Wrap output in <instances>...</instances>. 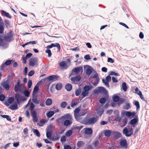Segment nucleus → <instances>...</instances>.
<instances>
[{
  "mask_svg": "<svg viewBox=\"0 0 149 149\" xmlns=\"http://www.w3.org/2000/svg\"><path fill=\"white\" fill-rule=\"evenodd\" d=\"M97 120V118L95 117H91L88 119L86 118L84 119L82 123L85 125H93L94 124Z\"/></svg>",
  "mask_w": 149,
  "mask_h": 149,
  "instance_id": "1",
  "label": "nucleus"
},
{
  "mask_svg": "<svg viewBox=\"0 0 149 149\" xmlns=\"http://www.w3.org/2000/svg\"><path fill=\"white\" fill-rule=\"evenodd\" d=\"M121 114L122 116H125L127 117L132 118L134 117L135 116L136 113L134 111L131 112L125 111H122Z\"/></svg>",
  "mask_w": 149,
  "mask_h": 149,
  "instance_id": "2",
  "label": "nucleus"
},
{
  "mask_svg": "<svg viewBox=\"0 0 149 149\" xmlns=\"http://www.w3.org/2000/svg\"><path fill=\"white\" fill-rule=\"evenodd\" d=\"M123 132L126 136L129 137L133 134L132 128L131 127L128 129L126 127H125L123 130Z\"/></svg>",
  "mask_w": 149,
  "mask_h": 149,
  "instance_id": "3",
  "label": "nucleus"
},
{
  "mask_svg": "<svg viewBox=\"0 0 149 149\" xmlns=\"http://www.w3.org/2000/svg\"><path fill=\"white\" fill-rule=\"evenodd\" d=\"M38 59L37 58L34 57L31 58L29 60V65L30 66H37L38 65Z\"/></svg>",
  "mask_w": 149,
  "mask_h": 149,
  "instance_id": "4",
  "label": "nucleus"
},
{
  "mask_svg": "<svg viewBox=\"0 0 149 149\" xmlns=\"http://www.w3.org/2000/svg\"><path fill=\"white\" fill-rule=\"evenodd\" d=\"M90 90V87L89 85L85 86L83 88V90L81 93V95L83 97H85L88 95L89 91Z\"/></svg>",
  "mask_w": 149,
  "mask_h": 149,
  "instance_id": "5",
  "label": "nucleus"
},
{
  "mask_svg": "<svg viewBox=\"0 0 149 149\" xmlns=\"http://www.w3.org/2000/svg\"><path fill=\"white\" fill-rule=\"evenodd\" d=\"M22 85V84H21L20 80H18L17 84L15 85L14 87L15 91L16 92L20 91H21Z\"/></svg>",
  "mask_w": 149,
  "mask_h": 149,
  "instance_id": "6",
  "label": "nucleus"
},
{
  "mask_svg": "<svg viewBox=\"0 0 149 149\" xmlns=\"http://www.w3.org/2000/svg\"><path fill=\"white\" fill-rule=\"evenodd\" d=\"M105 90V89L104 87H100L95 89L93 91V92L95 93L98 94L101 92H104Z\"/></svg>",
  "mask_w": 149,
  "mask_h": 149,
  "instance_id": "7",
  "label": "nucleus"
},
{
  "mask_svg": "<svg viewBox=\"0 0 149 149\" xmlns=\"http://www.w3.org/2000/svg\"><path fill=\"white\" fill-rule=\"evenodd\" d=\"M12 37V33L10 32L7 33L6 36L4 37V40L6 41L10 42L11 41Z\"/></svg>",
  "mask_w": 149,
  "mask_h": 149,
  "instance_id": "8",
  "label": "nucleus"
},
{
  "mask_svg": "<svg viewBox=\"0 0 149 149\" xmlns=\"http://www.w3.org/2000/svg\"><path fill=\"white\" fill-rule=\"evenodd\" d=\"M83 68L81 67L75 68L72 70V72H74L76 74H79L80 72H83Z\"/></svg>",
  "mask_w": 149,
  "mask_h": 149,
  "instance_id": "9",
  "label": "nucleus"
},
{
  "mask_svg": "<svg viewBox=\"0 0 149 149\" xmlns=\"http://www.w3.org/2000/svg\"><path fill=\"white\" fill-rule=\"evenodd\" d=\"M1 85L3 87L7 90H8L10 88V86L9 85V82L8 80L3 82L1 83Z\"/></svg>",
  "mask_w": 149,
  "mask_h": 149,
  "instance_id": "10",
  "label": "nucleus"
},
{
  "mask_svg": "<svg viewBox=\"0 0 149 149\" xmlns=\"http://www.w3.org/2000/svg\"><path fill=\"white\" fill-rule=\"evenodd\" d=\"M81 79V77L79 75H77L74 77H72L71 80L72 82L74 84H76L77 82L79 81Z\"/></svg>",
  "mask_w": 149,
  "mask_h": 149,
  "instance_id": "11",
  "label": "nucleus"
},
{
  "mask_svg": "<svg viewBox=\"0 0 149 149\" xmlns=\"http://www.w3.org/2000/svg\"><path fill=\"white\" fill-rule=\"evenodd\" d=\"M80 111L79 109L78 108H76L74 111V115L75 118L77 120H79V114Z\"/></svg>",
  "mask_w": 149,
  "mask_h": 149,
  "instance_id": "12",
  "label": "nucleus"
},
{
  "mask_svg": "<svg viewBox=\"0 0 149 149\" xmlns=\"http://www.w3.org/2000/svg\"><path fill=\"white\" fill-rule=\"evenodd\" d=\"M61 118H63L64 120L73 119L72 116L69 113L65 114L62 116L61 117Z\"/></svg>",
  "mask_w": 149,
  "mask_h": 149,
  "instance_id": "13",
  "label": "nucleus"
},
{
  "mask_svg": "<svg viewBox=\"0 0 149 149\" xmlns=\"http://www.w3.org/2000/svg\"><path fill=\"white\" fill-rule=\"evenodd\" d=\"M72 123V119L66 120L63 123V125L64 126H68L70 125Z\"/></svg>",
  "mask_w": 149,
  "mask_h": 149,
  "instance_id": "14",
  "label": "nucleus"
},
{
  "mask_svg": "<svg viewBox=\"0 0 149 149\" xmlns=\"http://www.w3.org/2000/svg\"><path fill=\"white\" fill-rule=\"evenodd\" d=\"M112 134L115 138H119L121 137V134L118 132L113 131Z\"/></svg>",
  "mask_w": 149,
  "mask_h": 149,
  "instance_id": "15",
  "label": "nucleus"
},
{
  "mask_svg": "<svg viewBox=\"0 0 149 149\" xmlns=\"http://www.w3.org/2000/svg\"><path fill=\"white\" fill-rule=\"evenodd\" d=\"M12 62V61L11 60H8L6 61L1 66V69L2 70H3L6 65H10L11 63Z\"/></svg>",
  "mask_w": 149,
  "mask_h": 149,
  "instance_id": "16",
  "label": "nucleus"
},
{
  "mask_svg": "<svg viewBox=\"0 0 149 149\" xmlns=\"http://www.w3.org/2000/svg\"><path fill=\"white\" fill-rule=\"evenodd\" d=\"M112 132L110 130H106L104 131V134L105 136L107 137H109L112 134Z\"/></svg>",
  "mask_w": 149,
  "mask_h": 149,
  "instance_id": "17",
  "label": "nucleus"
},
{
  "mask_svg": "<svg viewBox=\"0 0 149 149\" xmlns=\"http://www.w3.org/2000/svg\"><path fill=\"white\" fill-rule=\"evenodd\" d=\"M58 77L56 75H52L49 76L48 77V79L49 81H55L57 79Z\"/></svg>",
  "mask_w": 149,
  "mask_h": 149,
  "instance_id": "18",
  "label": "nucleus"
},
{
  "mask_svg": "<svg viewBox=\"0 0 149 149\" xmlns=\"http://www.w3.org/2000/svg\"><path fill=\"white\" fill-rule=\"evenodd\" d=\"M93 133V130L91 128H87L85 129V133L87 134H91Z\"/></svg>",
  "mask_w": 149,
  "mask_h": 149,
  "instance_id": "19",
  "label": "nucleus"
},
{
  "mask_svg": "<svg viewBox=\"0 0 149 149\" xmlns=\"http://www.w3.org/2000/svg\"><path fill=\"white\" fill-rule=\"evenodd\" d=\"M51 130L52 129L48 127L47 132L46 133V136L48 138H50L51 136Z\"/></svg>",
  "mask_w": 149,
  "mask_h": 149,
  "instance_id": "20",
  "label": "nucleus"
},
{
  "mask_svg": "<svg viewBox=\"0 0 149 149\" xmlns=\"http://www.w3.org/2000/svg\"><path fill=\"white\" fill-rule=\"evenodd\" d=\"M92 68L91 67L88 66L86 70V74H87L90 75L92 72Z\"/></svg>",
  "mask_w": 149,
  "mask_h": 149,
  "instance_id": "21",
  "label": "nucleus"
},
{
  "mask_svg": "<svg viewBox=\"0 0 149 149\" xmlns=\"http://www.w3.org/2000/svg\"><path fill=\"white\" fill-rule=\"evenodd\" d=\"M86 113L87 111L86 110L84 109L83 110H81L79 113V119L80 116H84Z\"/></svg>",
  "mask_w": 149,
  "mask_h": 149,
  "instance_id": "22",
  "label": "nucleus"
},
{
  "mask_svg": "<svg viewBox=\"0 0 149 149\" xmlns=\"http://www.w3.org/2000/svg\"><path fill=\"white\" fill-rule=\"evenodd\" d=\"M9 108L12 110H15L17 109L18 107L17 104H13L10 105Z\"/></svg>",
  "mask_w": 149,
  "mask_h": 149,
  "instance_id": "23",
  "label": "nucleus"
},
{
  "mask_svg": "<svg viewBox=\"0 0 149 149\" xmlns=\"http://www.w3.org/2000/svg\"><path fill=\"white\" fill-rule=\"evenodd\" d=\"M1 12L3 15L9 18H11V16L8 13L6 12L4 10H1Z\"/></svg>",
  "mask_w": 149,
  "mask_h": 149,
  "instance_id": "24",
  "label": "nucleus"
},
{
  "mask_svg": "<svg viewBox=\"0 0 149 149\" xmlns=\"http://www.w3.org/2000/svg\"><path fill=\"white\" fill-rule=\"evenodd\" d=\"M84 144V142L82 141H79L78 142L77 146L78 148H81L83 147Z\"/></svg>",
  "mask_w": 149,
  "mask_h": 149,
  "instance_id": "25",
  "label": "nucleus"
},
{
  "mask_svg": "<svg viewBox=\"0 0 149 149\" xmlns=\"http://www.w3.org/2000/svg\"><path fill=\"white\" fill-rule=\"evenodd\" d=\"M65 88L67 91H70L72 89V86L70 84H68L66 85Z\"/></svg>",
  "mask_w": 149,
  "mask_h": 149,
  "instance_id": "26",
  "label": "nucleus"
},
{
  "mask_svg": "<svg viewBox=\"0 0 149 149\" xmlns=\"http://www.w3.org/2000/svg\"><path fill=\"white\" fill-rule=\"evenodd\" d=\"M52 99L50 98L47 99L46 101V104L47 106H50L52 104Z\"/></svg>",
  "mask_w": 149,
  "mask_h": 149,
  "instance_id": "27",
  "label": "nucleus"
},
{
  "mask_svg": "<svg viewBox=\"0 0 149 149\" xmlns=\"http://www.w3.org/2000/svg\"><path fill=\"white\" fill-rule=\"evenodd\" d=\"M53 47H56L59 51H60L61 49V47L60 44L58 43H52Z\"/></svg>",
  "mask_w": 149,
  "mask_h": 149,
  "instance_id": "28",
  "label": "nucleus"
},
{
  "mask_svg": "<svg viewBox=\"0 0 149 149\" xmlns=\"http://www.w3.org/2000/svg\"><path fill=\"white\" fill-rule=\"evenodd\" d=\"M138 121V120L136 118H134L132 120H131L130 121V124L132 125H134ZM132 127H134V126L133 125Z\"/></svg>",
  "mask_w": 149,
  "mask_h": 149,
  "instance_id": "29",
  "label": "nucleus"
},
{
  "mask_svg": "<svg viewBox=\"0 0 149 149\" xmlns=\"http://www.w3.org/2000/svg\"><path fill=\"white\" fill-rule=\"evenodd\" d=\"M54 114L53 111H50L47 113L46 115L48 118H50Z\"/></svg>",
  "mask_w": 149,
  "mask_h": 149,
  "instance_id": "30",
  "label": "nucleus"
},
{
  "mask_svg": "<svg viewBox=\"0 0 149 149\" xmlns=\"http://www.w3.org/2000/svg\"><path fill=\"white\" fill-rule=\"evenodd\" d=\"M46 122H47V121L46 120H45L44 119H41L40 120L39 123H38V124L39 126H43V124L45 123H46Z\"/></svg>",
  "mask_w": 149,
  "mask_h": 149,
  "instance_id": "31",
  "label": "nucleus"
},
{
  "mask_svg": "<svg viewBox=\"0 0 149 149\" xmlns=\"http://www.w3.org/2000/svg\"><path fill=\"white\" fill-rule=\"evenodd\" d=\"M16 98L17 101L18 103L19 102H20L23 100V97L19 95H18L16 96Z\"/></svg>",
  "mask_w": 149,
  "mask_h": 149,
  "instance_id": "32",
  "label": "nucleus"
},
{
  "mask_svg": "<svg viewBox=\"0 0 149 149\" xmlns=\"http://www.w3.org/2000/svg\"><path fill=\"white\" fill-rule=\"evenodd\" d=\"M130 107V104L128 103H126L125 105L123 106V109L126 110H128Z\"/></svg>",
  "mask_w": 149,
  "mask_h": 149,
  "instance_id": "33",
  "label": "nucleus"
},
{
  "mask_svg": "<svg viewBox=\"0 0 149 149\" xmlns=\"http://www.w3.org/2000/svg\"><path fill=\"white\" fill-rule=\"evenodd\" d=\"M120 145L122 147H125L127 145V141L125 140H123L120 142Z\"/></svg>",
  "mask_w": 149,
  "mask_h": 149,
  "instance_id": "34",
  "label": "nucleus"
},
{
  "mask_svg": "<svg viewBox=\"0 0 149 149\" xmlns=\"http://www.w3.org/2000/svg\"><path fill=\"white\" fill-rule=\"evenodd\" d=\"M62 84L60 83L57 84L56 86V88L58 90L61 89L62 88Z\"/></svg>",
  "mask_w": 149,
  "mask_h": 149,
  "instance_id": "35",
  "label": "nucleus"
},
{
  "mask_svg": "<svg viewBox=\"0 0 149 149\" xmlns=\"http://www.w3.org/2000/svg\"><path fill=\"white\" fill-rule=\"evenodd\" d=\"M67 103L66 102H63L60 104V107L62 108H65L67 105Z\"/></svg>",
  "mask_w": 149,
  "mask_h": 149,
  "instance_id": "36",
  "label": "nucleus"
},
{
  "mask_svg": "<svg viewBox=\"0 0 149 149\" xmlns=\"http://www.w3.org/2000/svg\"><path fill=\"white\" fill-rule=\"evenodd\" d=\"M122 88L124 91L125 92L126 91L127 87L126 86V83L125 82H123L122 83Z\"/></svg>",
  "mask_w": 149,
  "mask_h": 149,
  "instance_id": "37",
  "label": "nucleus"
},
{
  "mask_svg": "<svg viewBox=\"0 0 149 149\" xmlns=\"http://www.w3.org/2000/svg\"><path fill=\"white\" fill-rule=\"evenodd\" d=\"M39 90V87L37 86H36L33 89V95H34V94L37 93Z\"/></svg>",
  "mask_w": 149,
  "mask_h": 149,
  "instance_id": "38",
  "label": "nucleus"
},
{
  "mask_svg": "<svg viewBox=\"0 0 149 149\" xmlns=\"http://www.w3.org/2000/svg\"><path fill=\"white\" fill-rule=\"evenodd\" d=\"M1 116L4 118H6V119L8 121H11V119L10 118L9 116L7 115H1Z\"/></svg>",
  "mask_w": 149,
  "mask_h": 149,
  "instance_id": "39",
  "label": "nucleus"
},
{
  "mask_svg": "<svg viewBox=\"0 0 149 149\" xmlns=\"http://www.w3.org/2000/svg\"><path fill=\"white\" fill-rule=\"evenodd\" d=\"M81 92V89L80 88H79L78 89H77L75 91V95L77 96H79Z\"/></svg>",
  "mask_w": 149,
  "mask_h": 149,
  "instance_id": "40",
  "label": "nucleus"
},
{
  "mask_svg": "<svg viewBox=\"0 0 149 149\" xmlns=\"http://www.w3.org/2000/svg\"><path fill=\"white\" fill-rule=\"evenodd\" d=\"M34 95L33 96V98H32V102H33L35 103H36V104H38L39 103V101H38L37 100V98L36 97H34Z\"/></svg>",
  "mask_w": 149,
  "mask_h": 149,
  "instance_id": "41",
  "label": "nucleus"
},
{
  "mask_svg": "<svg viewBox=\"0 0 149 149\" xmlns=\"http://www.w3.org/2000/svg\"><path fill=\"white\" fill-rule=\"evenodd\" d=\"M106 99L104 97H102L100 98L99 102L102 104H104L106 102Z\"/></svg>",
  "mask_w": 149,
  "mask_h": 149,
  "instance_id": "42",
  "label": "nucleus"
},
{
  "mask_svg": "<svg viewBox=\"0 0 149 149\" xmlns=\"http://www.w3.org/2000/svg\"><path fill=\"white\" fill-rule=\"evenodd\" d=\"M92 77L93 78H95L96 80H97V81H99V76L98 75V74L96 73H95L93 76Z\"/></svg>",
  "mask_w": 149,
  "mask_h": 149,
  "instance_id": "43",
  "label": "nucleus"
},
{
  "mask_svg": "<svg viewBox=\"0 0 149 149\" xmlns=\"http://www.w3.org/2000/svg\"><path fill=\"white\" fill-rule=\"evenodd\" d=\"M105 86H106L108 87H109V81L106 80L104 79H103L102 80Z\"/></svg>",
  "mask_w": 149,
  "mask_h": 149,
  "instance_id": "44",
  "label": "nucleus"
},
{
  "mask_svg": "<svg viewBox=\"0 0 149 149\" xmlns=\"http://www.w3.org/2000/svg\"><path fill=\"white\" fill-rule=\"evenodd\" d=\"M72 132L71 130H69L66 132L65 135L67 136H70L72 134Z\"/></svg>",
  "mask_w": 149,
  "mask_h": 149,
  "instance_id": "45",
  "label": "nucleus"
},
{
  "mask_svg": "<svg viewBox=\"0 0 149 149\" xmlns=\"http://www.w3.org/2000/svg\"><path fill=\"white\" fill-rule=\"evenodd\" d=\"M24 94L26 97H29L30 95V92L27 90H26L24 92Z\"/></svg>",
  "mask_w": 149,
  "mask_h": 149,
  "instance_id": "46",
  "label": "nucleus"
},
{
  "mask_svg": "<svg viewBox=\"0 0 149 149\" xmlns=\"http://www.w3.org/2000/svg\"><path fill=\"white\" fill-rule=\"evenodd\" d=\"M32 84V81L31 80H29L27 84L28 87L29 88H31Z\"/></svg>",
  "mask_w": 149,
  "mask_h": 149,
  "instance_id": "47",
  "label": "nucleus"
},
{
  "mask_svg": "<svg viewBox=\"0 0 149 149\" xmlns=\"http://www.w3.org/2000/svg\"><path fill=\"white\" fill-rule=\"evenodd\" d=\"M119 100V97L118 96H115L113 98V100L114 102H118Z\"/></svg>",
  "mask_w": 149,
  "mask_h": 149,
  "instance_id": "48",
  "label": "nucleus"
},
{
  "mask_svg": "<svg viewBox=\"0 0 149 149\" xmlns=\"http://www.w3.org/2000/svg\"><path fill=\"white\" fill-rule=\"evenodd\" d=\"M14 101V98L13 97H9L8 100V101L10 104L12 103Z\"/></svg>",
  "mask_w": 149,
  "mask_h": 149,
  "instance_id": "49",
  "label": "nucleus"
},
{
  "mask_svg": "<svg viewBox=\"0 0 149 149\" xmlns=\"http://www.w3.org/2000/svg\"><path fill=\"white\" fill-rule=\"evenodd\" d=\"M33 132L34 133H35L36 135L38 137L40 136V134L38 130L37 129H35L33 131Z\"/></svg>",
  "mask_w": 149,
  "mask_h": 149,
  "instance_id": "50",
  "label": "nucleus"
},
{
  "mask_svg": "<svg viewBox=\"0 0 149 149\" xmlns=\"http://www.w3.org/2000/svg\"><path fill=\"white\" fill-rule=\"evenodd\" d=\"M134 104L136 106L137 109L140 108L139 104L138 101H135Z\"/></svg>",
  "mask_w": 149,
  "mask_h": 149,
  "instance_id": "51",
  "label": "nucleus"
},
{
  "mask_svg": "<svg viewBox=\"0 0 149 149\" xmlns=\"http://www.w3.org/2000/svg\"><path fill=\"white\" fill-rule=\"evenodd\" d=\"M4 28L3 26H0V33L3 34V33Z\"/></svg>",
  "mask_w": 149,
  "mask_h": 149,
  "instance_id": "52",
  "label": "nucleus"
},
{
  "mask_svg": "<svg viewBox=\"0 0 149 149\" xmlns=\"http://www.w3.org/2000/svg\"><path fill=\"white\" fill-rule=\"evenodd\" d=\"M45 52L48 54V56L50 57L52 55V53L51 50L50 49H47L46 50Z\"/></svg>",
  "mask_w": 149,
  "mask_h": 149,
  "instance_id": "53",
  "label": "nucleus"
},
{
  "mask_svg": "<svg viewBox=\"0 0 149 149\" xmlns=\"http://www.w3.org/2000/svg\"><path fill=\"white\" fill-rule=\"evenodd\" d=\"M31 112L32 116H37V113L35 111L33 110L31 111Z\"/></svg>",
  "mask_w": 149,
  "mask_h": 149,
  "instance_id": "54",
  "label": "nucleus"
},
{
  "mask_svg": "<svg viewBox=\"0 0 149 149\" xmlns=\"http://www.w3.org/2000/svg\"><path fill=\"white\" fill-rule=\"evenodd\" d=\"M35 107L34 105L32 103L30 104V107L29 108L30 110L31 111L33 110L34 108Z\"/></svg>",
  "mask_w": 149,
  "mask_h": 149,
  "instance_id": "55",
  "label": "nucleus"
},
{
  "mask_svg": "<svg viewBox=\"0 0 149 149\" xmlns=\"http://www.w3.org/2000/svg\"><path fill=\"white\" fill-rule=\"evenodd\" d=\"M33 121L34 122H38V118L36 116H33Z\"/></svg>",
  "mask_w": 149,
  "mask_h": 149,
  "instance_id": "56",
  "label": "nucleus"
},
{
  "mask_svg": "<svg viewBox=\"0 0 149 149\" xmlns=\"http://www.w3.org/2000/svg\"><path fill=\"white\" fill-rule=\"evenodd\" d=\"M103 112V110L102 109H101L100 111H98L97 112V113L100 116H101Z\"/></svg>",
  "mask_w": 149,
  "mask_h": 149,
  "instance_id": "57",
  "label": "nucleus"
},
{
  "mask_svg": "<svg viewBox=\"0 0 149 149\" xmlns=\"http://www.w3.org/2000/svg\"><path fill=\"white\" fill-rule=\"evenodd\" d=\"M77 102H74V101H72L71 102V106L72 107H73L77 105Z\"/></svg>",
  "mask_w": 149,
  "mask_h": 149,
  "instance_id": "58",
  "label": "nucleus"
},
{
  "mask_svg": "<svg viewBox=\"0 0 149 149\" xmlns=\"http://www.w3.org/2000/svg\"><path fill=\"white\" fill-rule=\"evenodd\" d=\"M66 140V138L65 136H63L61 137V141L62 142H65Z\"/></svg>",
  "mask_w": 149,
  "mask_h": 149,
  "instance_id": "59",
  "label": "nucleus"
},
{
  "mask_svg": "<svg viewBox=\"0 0 149 149\" xmlns=\"http://www.w3.org/2000/svg\"><path fill=\"white\" fill-rule=\"evenodd\" d=\"M64 119L63 118H61V117L59 118L58 119L56 120V121L60 122L61 123H62L64 120Z\"/></svg>",
  "mask_w": 149,
  "mask_h": 149,
  "instance_id": "60",
  "label": "nucleus"
},
{
  "mask_svg": "<svg viewBox=\"0 0 149 149\" xmlns=\"http://www.w3.org/2000/svg\"><path fill=\"white\" fill-rule=\"evenodd\" d=\"M59 65L61 67H64L65 66L66 64L64 61H62L59 63Z\"/></svg>",
  "mask_w": 149,
  "mask_h": 149,
  "instance_id": "61",
  "label": "nucleus"
},
{
  "mask_svg": "<svg viewBox=\"0 0 149 149\" xmlns=\"http://www.w3.org/2000/svg\"><path fill=\"white\" fill-rule=\"evenodd\" d=\"M107 61L108 62H110L111 63H113L114 62V61L111 58H108Z\"/></svg>",
  "mask_w": 149,
  "mask_h": 149,
  "instance_id": "62",
  "label": "nucleus"
},
{
  "mask_svg": "<svg viewBox=\"0 0 149 149\" xmlns=\"http://www.w3.org/2000/svg\"><path fill=\"white\" fill-rule=\"evenodd\" d=\"M127 119H124L122 121V123L123 124V126H124L126 125L127 122Z\"/></svg>",
  "mask_w": 149,
  "mask_h": 149,
  "instance_id": "63",
  "label": "nucleus"
},
{
  "mask_svg": "<svg viewBox=\"0 0 149 149\" xmlns=\"http://www.w3.org/2000/svg\"><path fill=\"white\" fill-rule=\"evenodd\" d=\"M28 130L27 128H25L23 130V132L24 134H27L28 133Z\"/></svg>",
  "mask_w": 149,
  "mask_h": 149,
  "instance_id": "64",
  "label": "nucleus"
}]
</instances>
